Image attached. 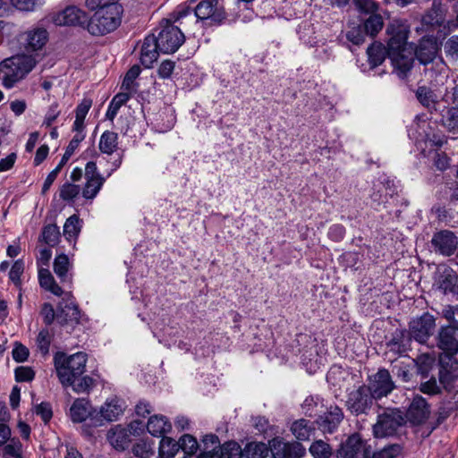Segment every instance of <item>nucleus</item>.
<instances>
[{"label":"nucleus","mask_w":458,"mask_h":458,"mask_svg":"<svg viewBox=\"0 0 458 458\" xmlns=\"http://www.w3.org/2000/svg\"><path fill=\"white\" fill-rule=\"evenodd\" d=\"M179 451V443L174 439L163 437L159 443V455L161 458H173Z\"/></svg>","instance_id":"42"},{"label":"nucleus","mask_w":458,"mask_h":458,"mask_svg":"<svg viewBox=\"0 0 458 458\" xmlns=\"http://www.w3.org/2000/svg\"><path fill=\"white\" fill-rule=\"evenodd\" d=\"M71 264L67 255L62 253L57 255L54 260V272L64 284L71 286L72 275L69 273Z\"/></svg>","instance_id":"27"},{"label":"nucleus","mask_w":458,"mask_h":458,"mask_svg":"<svg viewBox=\"0 0 458 458\" xmlns=\"http://www.w3.org/2000/svg\"><path fill=\"white\" fill-rule=\"evenodd\" d=\"M88 355L78 352L66 355L57 352L54 356V365L57 377L64 386H72L74 392L88 393L94 385V379L89 376H82L86 370Z\"/></svg>","instance_id":"1"},{"label":"nucleus","mask_w":458,"mask_h":458,"mask_svg":"<svg viewBox=\"0 0 458 458\" xmlns=\"http://www.w3.org/2000/svg\"><path fill=\"white\" fill-rule=\"evenodd\" d=\"M294 342L297 344L298 354L301 356V362L304 366H308L317 357L316 339L307 334H298Z\"/></svg>","instance_id":"20"},{"label":"nucleus","mask_w":458,"mask_h":458,"mask_svg":"<svg viewBox=\"0 0 458 458\" xmlns=\"http://www.w3.org/2000/svg\"><path fill=\"white\" fill-rule=\"evenodd\" d=\"M34 412L40 416L45 423H47L53 416L52 407L49 403L42 402L35 407Z\"/></svg>","instance_id":"58"},{"label":"nucleus","mask_w":458,"mask_h":458,"mask_svg":"<svg viewBox=\"0 0 458 458\" xmlns=\"http://www.w3.org/2000/svg\"><path fill=\"white\" fill-rule=\"evenodd\" d=\"M355 7L360 13H373L377 11V5L374 0H353Z\"/></svg>","instance_id":"61"},{"label":"nucleus","mask_w":458,"mask_h":458,"mask_svg":"<svg viewBox=\"0 0 458 458\" xmlns=\"http://www.w3.org/2000/svg\"><path fill=\"white\" fill-rule=\"evenodd\" d=\"M435 285L444 294H452L458 300V276L456 272L445 265L439 266L435 276Z\"/></svg>","instance_id":"14"},{"label":"nucleus","mask_w":458,"mask_h":458,"mask_svg":"<svg viewBox=\"0 0 458 458\" xmlns=\"http://www.w3.org/2000/svg\"><path fill=\"white\" fill-rule=\"evenodd\" d=\"M90 403L84 398L76 399L70 408V416L73 422L81 423L86 420L90 413Z\"/></svg>","instance_id":"30"},{"label":"nucleus","mask_w":458,"mask_h":458,"mask_svg":"<svg viewBox=\"0 0 458 458\" xmlns=\"http://www.w3.org/2000/svg\"><path fill=\"white\" fill-rule=\"evenodd\" d=\"M2 458H22V445L18 439H12L2 450Z\"/></svg>","instance_id":"47"},{"label":"nucleus","mask_w":458,"mask_h":458,"mask_svg":"<svg viewBox=\"0 0 458 458\" xmlns=\"http://www.w3.org/2000/svg\"><path fill=\"white\" fill-rule=\"evenodd\" d=\"M374 400L376 398L371 394L367 386L361 385L348 394L345 406L353 416L367 415L374 404Z\"/></svg>","instance_id":"8"},{"label":"nucleus","mask_w":458,"mask_h":458,"mask_svg":"<svg viewBox=\"0 0 458 458\" xmlns=\"http://www.w3.org/2000/svg\"><path fill=\"white\" fill-rule=\"evenodd\" d=\"M140 73V68L139 65H133L131 66L128 72H126L124 78H123V81L122 82V89H124L126 91H131L132 87H133V84H134V81L139 77Z\"/></svg>","instance_id":"52"},{"label":"nucleus","mask_w":458,"mask_h":458,"mask_svg":"<svg viewBox=\"0 0 458 458\" xmlns=\"http://www.w3.org/2000/svg\"><path fill=\"white\" fill-rule=\"evenodd\" d=\"M454 354H442L439 356V381L442 385L453 383L458 377V360Z\"/></svg>","instance_id":"21"},{"label":"nucleus","mask_w":458,"mask_h":458,"mask_svg":"<svg viewBox=\"0 0 458 458\" xmlns=\"http://www.w3.org/2000/svg\"><path fill=\"white\" fill-rule=\"evenodd\" d=\"M36 60L29 55H14L0 62V80L4 88L13 89L24 80L36 66Z\"/></svg>","instance_id":"3"},{"label":"nucleus","mask_w":458,"mask_h":458,"mask_svg":"<svg viewBox=\"0 0 458 458\" xmlns=\"http://www.w3.org/2000/svg\"><path fill=\"white\" fill-rule=\"evenodd\" d=\"M420 390L423 394L434 395L440 393V386H438L437 379L435 377H431L420 384Z\"/></svg>","instance_id":"60"},{"label":"nucleus","mask_w":458,"mask_h":458,"mask_svg":"<svg viewBox=\"0 0 458 458\" xmlns=\"http://www.w3.org/2000/svg\"><path fill=\"white\" fill-rule=\"evenodd\" d=\"M60 239L59 227L56 225H47L43 227L40 241L49 247L55 246Z\"/></svg>","instance_id":"43"},{"label":"nucleus","mask_w":458,"mask_h":458,"mask_svg":"<svg viewBox=\"0 0 458 458\" xmlns=\"http://www.w3.org/2000/svg\"><path fill=\"white\" fill-rule=\"evenodd\" d=\"M81 231V220L78 216H71L64 225V234L70 241L76 238Z\"/></svg>","instance_id":"46"},{"label":"nucleus","mask_w":458,"mask_h":458,"mask_svg":"<svg viewBox=\"0 0 458 458\" xmlns=\"http://www.w3.org/2000/svg\"><path fill=\"white\" fill-rule=\"evenodd\" d=\"M175 63L171 60H164L158 69L157 74L161 79H169L174 70Z\"/></svg>","instance_id":"63"},{"label":"nucleus","mask_w":458,"mask_h":458,"mask_svg":"<svg viewBox=\"0 0 458 458\" xmlns=\"http://www.w3.org/2000/svg\"><path fill=\"white\" fill-rule=\"evenodd\" d=\"M386 48L381 43H373L367 49L368 61L371 68L377 67L386 59Z\"/></svg>","instance_id":"34"},{"label":"nucleus","mask_w":458,"mask_h":458,"mask_svg":"<svg viewBox=\"0 0 458 458\" xmlns=\"http://www.w3.org/2000/svg\"><path fill=\"white\" fill-rule=\"evenodd\" d=\"M86 134H75L70 140L65 151L62 157V163L66 164L75 150L78 148L80 143L85 139Z\"/></svg>","instance_id":"50"},{"label":"nucleus","mask_w":458,"mask_h":458,"mask_svg":"<svg viewBox=\"0 0 458 458\" xmlns=\"http://www.w3.org/2000/svg\"><path fill=\"white\" fill-rule=\"evenodd\" d=\"M39 284L46 291L52 293L55 296H62L64 294L62 287L57 284L50 271L47 268H40L38 270Z\"/></svg>","instance_id":"32"},{"label":"nucleus","mask_w":458,"mask_h":458,"mask_svg":"<svg viewBox=\"0 0 458 458\" xmlns=\"http://www.w3.org/2000/svg\"><path fill=\"white\" fill-rule=\"evenodd\" d=\"M118 148V134L112 131H105L99 139L98 148L101 153L114 154Z\"/></svg>","instance_id":"33"},{"label":"nucleus","mask_w":458,"mask_h":458,"mask_svg":"<svg viewBox=\"0 0 458 458\" xmlns=\"http://www.w3.org/2000/svg\"><path fill=\"white\" fill-rule=\"evenodd\" d=\"M177 442L179 443V450L182 449L184 453L183 458H193L199 447L197 439L189 434L182 436Z\"/></svg>","instance_id":"41"},{"label":"nucleus","mask_w":458,"mask_h":458,"mask_svg":"<svg viewBox=\"0 0 458 458\" xmlns=\"http://www.w3.org/2000/svg\"><path fill=\"white\" fill-rule=\"evenodd\" d=\"M411 339L407 330L395 329L391 339L386 343V346L389 352L402 356L410 350Z\"/></svg>","instance_id":"23"},{"label":"nucleus","mask_w":458,"mask_h":458,"mask_svg":"<svg viewBox=\"0 0 458 458\" xmlns=\"http://www.w3.org/2000/svg\"><path fill=\"white\" fill-rule=\"evenodd\" d=\"M89 19L87 30L93 36H103L115 30L121 24L122 4L98 6Z\"/></svg>","instance_id":"4"},{"label":"nucleus","mask_w":458,"mask_h":458,"mask_svg":"<svg viewBox=\"0 0 458 458\" xmlns=\"http://www.w3.org/2000/svg\"><path fill=\"white\" fill-rule=\"evenodd\" d=\"M132 452L140 458H149L154 454L152 444L148 441H140L135 444Z\"/></svg>","instance_id":"54"},{"label":"nucleus","mask_w":458,"mask_h":458,"mask_svg":"<svg viewBox=\"0 0 458 458\" xmlns=\"http://www.w3.org/2000/svg\"><path fill=\"white\" fill-rule=\"evenodd\" d=\"M366 35L361 28V23H349L345 30H342L337 36L336 40L339 45L346 47L351 52H354L357 47L365 41Z\"/></svg>","instance_id":"15"},{"label":"nucleus","mask_w":458,"mask_h":458,"mask_svg":"<svg viewBox=\"0 0 458 458\" xmlns=\"http://www.w3.org/2000/svg\"><path fill=\"white\" fill-rule=\"evenodd\" d=\"M309 452L313 458H332L334 455L331 445L322 439L313 441Z\"/></svg>","instance_id":"37"},{"label":"nucleus","mask_w":458,"mask_h":458,"mask_svg":"<svg viewBox=\"0 0 458 458\" xmlns=\"http://www.w3.org/2000/svg\"><path fill=\"white\" fill-rule=\"evenodd\" d=\"M383 25L382 16L373 13L361 23V28L366 36L375 37L382 30Z\"/></svg>","instance_id":"36"},{"label":"nucleus","mask_w":458,"mask_h":458,"mask_svg":"<svg viewBox=\"0 0 458 458\" xmlns=\"http://www.w3.org/2000/svg\"><path fill=\"white\" fill-rule=\"evenodd\" d=\"M367 387L376 400L387 396L395 388L389 371L386 369H379L375 374L369 377Z\"/></svg>","instance_id":"11"},{"label":"nucleus","mask_w":458,"mask_h":458,"mask_svg":"<svg viewBox=\"0 0 458 458\" xmlns=\"http://www.w3.org/2000/svg\"><path fill=\"white\" fill-rule=\"evenodd\" d=\"M435 318L428 312L413 318L409 323V334L412 339L420 344H425L433 335L435 329Z\"/></svg>","instance_id":"10"},{"label":"nucleus","mask_w":458,"mask_h":458,"mask_svg":"<svg viewBox=\"0 0 458 458\" xmlns=\"http://www.w3.org/2000/svg\"><path fill=\"white\" fill-rule=\"evenodd\" d=\"M172 425L165 416H151L147 424V429L154 437H161L170 431Z\"/></svg>","instance_id":"31"},{"label":"nucleus","mask_w":458,"mask_h":458,"mask_svg":"<svg viewBox=\"0 0 458 458\" xmlns=\"http://www.w3.org/2000/svg\"><path fill=\"white\" fill-rule=\"evenodd\" d=\"M196 1L197 0H190L189 2L177 6L174 12L175 21H180L181 20L191 15L194 17V5Z\"/></svg>","instance_id":"49"},{"label":"nucleus","mask_w":458,"mask_h":458,"mask_svg":"<svg viewBox=\"0 0 458 458\" xmlns=\"http://www.w3.org/2000/svg\"><path fill=\"white\" fill-rule=\"evenodd\" d=\"M52 21L56 26H78L87 29L89 16L83 10L70 5L55 13Z\"/></svg>","instance_id":"13"},{"label":"nucleus","mask_w":458,"mask_h":458,"mask_svg":"<svg viewBox=\"0 0 458 458\" xmlns=\"http://www.w3.org/2000/svg\"><path fill=\"white\" fill-rule=\"evenodd\" d=\"M53 338V333H51L47 328H43L38 332L36 338V345L38 352L43 357L48 355Z\"/></svg>","instance_id":"40"},{"label":"nucleus","mask_w":458,"mask_h":458,"mask_svg":"<svg viewBox=\"0 0 458 458\" xmlns=\"http://www.w3.org/2000/svg\"><path fill=\"white\" fill-rule=\"evenodd\" d=\"M290 429L299 441L309 440L316 430L314 423L306 419H300L293 421Z\"/></svg>","instance_id":"29"},{"label":"nucleus","mask_w":458,"mask_h":458,"mask_svg":"<svg viewBox=\"0 0 458 458\" xmlns=\"http://www.w3.org/2000/svg\"><path fill=\"white\" fill-rule=\"evenodd\" d=\"M80 186L66 182L60 189V198L65 201L73 200L80 193Z\"/></svg>","instance_id":"53"},{"label":"nucleus","mask_w":458,"mask_h":458,"mask_svg":"<svg viewBox=\"0 0 458 458\" xmlns=\"http://www.w3.org/2000/svg\"><path fill=\"white\" fill-rule=\"evenodd\" d=\"M24 270V263L21 259H17L12 266L9 272V278L16 285L21 284V276Z\"/></svg>","instance_id":"57"},{"label":"nucleus","mask_w":458,"mask_h":458,"mask_svg":"<svg viewBox=\"0 0 458 458\" xmlns=\"http://www.w3.org/2000/svg\"><path fill=\"white\" fill-rule=\"evenodd\" d=\"M415 55L420 64H427L436 57L437 55V43L431 38H422L416 48Z\"/></svg>","instance_id":"25"},{"label":"nucleus","mask_w":458,"mask_h":458,"mask_svg":"<svg viewBox=\"0 0 458 458\" xmlns=\"http://www.w3.org/2000/svg\"><path fill=\"white\" fill-rule=\"evenodd\" d=\"M416 97L420 103L431 113L433 109L437 111L436 106L437 102L436 101V95L432 89L425 86L419 87L416 91Z\"/></svg>","instance_id":"38"},{"label":"nucleus","mask_w":458,"mask_h":458,"mask_svg":"<svg viewBox=\"0 0 458 458\" xmlns=\"http://www.w3.org/2000/svg\"><path fill=\"white\" fill-rule=\"evenodd\" d=\"M100 413L106 421H114L123 414V407L117 400L113 399L106 402L100 410Z\"/></svg>","instance_id":"39"},{"label":"nucleus","mask_w":458,"mask_h":458,"mask_svg":"<svg viewBox=\"0 0 458 458\" xmlns=\"http://www.w3.org/2000/svg\"><path fill=\"white\" fill-rule=\"evenodd\" d=\"M431 242L436 251L444 256H451L457 249L458 239L454 233L444 230L435 233Z\"/></svg>","instance_id":"19"},{"label":"nucleus","mask_w":458,"mask_h":458,"mask_svg":"<svg viewBox=\"0 0 458 458\" xmlns=\"http://www.w3.org/2000/svg\"><path fill=\"white\" fill-rule=\"evenodd\" d=\"M106 178L86 179L85 186L82 190V196L86 199H93L101 190Z\"/></svg>","instance_id":"44"},{"label":"nucleus","mask_w":458,"mask_h":458,"mask_svg":"<svg viewBox=\"0 0 458 458\" xmlns=\"http://www.w3.org/2000/svg\"><path fill=\"white\" fill-rule=\"evenodd\" d=\"M60 111L58 110V104L53 103L47 109L45 118L43 121V125L46 127H50L53 123L59 116Z\"/></svg>","instance_id":"64"},{"label":"nucleus","mask_w":458,"mask_h":458,"mask_svg":"<svg viewBox=\"0 0 458 458\" xmlns=\"http://www.w3.org/2000/svg\"><path fill=\"white\" fill-rule=\"evenodd\" d=\"M159 46L156 40V35H148L143 41L140 50V63L146 68H150L157 60L160 54Z\"/></svg>","instance_id":"24"},{"label":"nucleus","mask_w":458,"mask_h":458,"mask_svg":"<svg viewBox=\"0 0 458 458\" xmlns=\"http://www.w3.org/2000/svg\"><path fill=\"white\" fill-rule=\"evenodd\" d=\"M219 452L221 458H242L243 454L241 445L235 441H228L223 445L219 442Z\"/></svg>","instance_id":"45"},{"label":"nucleus","mask_w":458,"mask_h":458,"mask_svg":"<svg viewBox=\"0 0 458 458\" xmlns=\"http://www.w3.org/2000/svg\"><path fill=\"white\" fill-rule=\"evenodd\" d=\"M271 454L274 458H302L306 448L298 441L284 442L276 437L270 440Z\"/></svg>","instance_id":"12"},{"label":"nucleus","mask_w":458,"mask_h":458,"mask_svg":"<svg viewBox=\"0 0 458 458\" xmlns=\"http://www.w3.org/2000/svg\"><path fill=\"white\" fill-rule=\"evenodd\" d=\"M443 124L451 131H458V108L446 107L445 114L442 116Z\"/></svg>","instance_id":"48"},{"label":"nucleus","mask_w":458,"mask_h":458,"mask_svg":"<svg viewBox=\"0 0 458 458\" xmlns=\"http://www.w3.org/2000/svg\"><path fill=\"white\" fill-rule=\"evenodd\" d=\"M437 340V346L444 352L443 354L458 353V325L442 327Z\"/></svg>","instance_id":"16"},{"label":"nucleus","mask_w":458,"mask_h":458,"mask_svg":"<svg viewBox=\"0 0 458 458\" xmlns=\"http://www.w3.org/2000/svg\"><path fill=\"white\" fill-rule=\"evenodd\" d=\"M35 377V372L30 367H18L15 369V380L17 382H30Z\"/></svg>","instance_id":"59"},{"label":"nucleus","mask_w":458,"mask_h":458,"mask_svg":"<svg viewBox=\"0 0 458 458\" xmlns=\"http://www.w3.org/2000/svg\"><path fill=\"white\" fill-rule=\"evenodd\" d=\"M405 421L400 410H387L377 416V423L373 426V434L377 438L394 436Z\"/></svg>","instance_id":"7"},{"label":"nucleus","mask_w":458,"mask_h":458,"mask_svg":"<svg viewBox=\"0 0 458 458\" xmlns=\"http://www.w3.org/2000/svg\"><path fill=\"white\" fill-rule=\"evenodd\" d=\"M270 449V441L268 445L262 442L248 443L244 448L245 455L248 458H267Z\"/></svg>","instance_id":"35"},{"label":"nucleus","mask_w":458,"mask_h":458,"mask_svg":"<svg viewBox=\"0 0 458 458\" xmlns=\"http://www.w3.org/2000/svg\"><path fill=\"white\" fill-rule=\"evenodd\" d=\"M81 310L71 292H65L56 309V320L61 326H73L81 321Z\"/></svg>","instance_id":"9"},{"label":"nucleus","mask_w":458,"mask_h":458,"mask_svg":"<svg viewBox=\"0 0 458 458\" xmlns=\"http://www.w3.org/2000/svg\"><path fill=\"white\" fill-rule=\"evenodd\" d=\"M345 233L346 230L343 225L335 224L328 228L327 236L331 241L340 242L344 240Z\"/></svg>","instance_id":"56"},{"label":"nucleus","mask_w":458,"mask_h":458,"mask_svg":"<svg viewBox=\"0 0 458 458\" xmlns=\"http://www.w3.org/2000/svg\"><path fill=\"white\" fill-rule=\"evenodd\" d=\"M344 418L342 408L331 405L323 415L317 419L316 423L323 433L332 434L336 431Z\"/></svg>","instance_id":"18"},{"label":"nucleus","mask_w":458,"mask_h":458,"mask_svg":"<svg viewBox=\"0 0 458 458\" xmlns=\"http://www.w3.org/2000/svg\"><path fill=\"white\" fill-rule=\"evenodd\" d=\"M107 440L116 450L127 449L131 442L128 430L120 426H117L108 431Z\"/></svg>","instance_id":"28"},{"label":"nucleus","mask_w":458,"mask_h":458,"mask_svg":"<svg viewBox=\"0 0 458 458\" xmlns=\"http://www.w3.org/2000/svg\"><path fill=\"white\" fill-rule=\"evenodd\" d=\"M386 32L389 36L387 55L397 69L406 73L412 68L413 64V58L406 55L408 28L402 21L394 20L388 24Z\"/></svg>","instance_id":"2"},{"label":"nucleus","mask_w":458,"mask_h":458,"mask_svg":"<svg viewBox=\"0 0 458 458\" xmlns=\"http://www.w3.org/2000/svg\"><path fill=\"white\" fill-rule=\"evenodd\" d=\"M40 314L47 326H50L56 318V312L55 311L53 305L48 302H45L42 305Z\"/></svg>","instance_id":"62"},{"label":"nucleus","mask_w":458,"mask_h":458,"mask_svg":"<svg viewBox=\"0 0 458 458\" xmlns=\"http://www.w3.org/2000/svg\"><path fill=\"white\" fill-rule=\"evenodd\" d=\"M11 3L16 9L23 12H33L44 4L42 0H11Z\"/></svg>","instance_id":"55"},{"label":"nucleus","mask_w":458,"mask_h":458,"mask_svg":"<svg viewBox=\"0 0 458 458\" xmlns=\"http://www.w3.org/2000/svg\"><path fill=\"white\" fill-rule=\"evenodd\" d=\"M194 18L203 26H218L226 19V13L220 3L202 0L194 5Z\"/></svg>","instance_id":"5"},{"label":"nucleus","mask_w":458,"mask_h":458,"mask_svg":"<svg viewBox=\"0 0 458 458\" xmlns=\"http://www.w3.org/2000/svg\"><path fill=\"white\" fill-rule=\"evenodd\" d=\"M364 450V443L360 435L350 436L336 450V458H359Z\"/></svg>","instance_id":"22"},{"label":"nucleus","mask_w":458,"mask_h":458,"mask_svg":"<svg viewBox=\"0 0 458 458\" xmlns=\"http://www.w3.org/2000/svg\"><path fill=\"white\" fill-rule=\"evenodd\" d=\"M25 49L34 52L41 49L48 39V33L43 28H36L25 33Z\"/></svg>","instance_id":"26"},{"label":"nucleus","mask_w":458,"mask_h":458,"mask_svg":"<svg viewBox=\"0 0 458 458\" xmlns=\"http://www.w3.org/2000/svg\"><path fill=\"white\" fill-rule=\"evenodd\" d=\"M430 415V406L427 400L420 395L413 397L406 411L405 418L413 425L426 422Z\"/></svg>","instance_id":"17"},{"label":"nucleus","mask_w":458,"mask_h":458,"mask_svg":"<svg viewBox=\"0 0 458 458\" xmlns=\"http://www.w3.org/2000/svg\"><path fill=\"white\" fill-rule=\"evenodd\" d=\"M456 410H458L456 404H453L448 398H444L438 408L437 421L442 423Z\"/></svg>","instance_id":"51"},{"label":"nucleus","mask_w":458,"mask_h":458,"mask_svg":"<svg viewBox=\"0 0 458 458\" xmlns=\"http://www.w3.org/2000/svg\"><path fill=\"white\" fill-rule=\"evenodd\" d=\"M156 40L162 54H173L184 42L185 36L179 27L169 21H164L160 24V30L156 36Z\"/></svg>","instance_id":"6"}]
</instances>
